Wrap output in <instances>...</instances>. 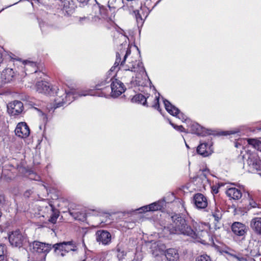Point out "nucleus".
Listing matches in <instances>:
<instances>
[{
    "label": "nucleus",
    "mask_w": 261,
    "mask_h": 261,
    "mask_svg": "<svg viewBox=\"0 0 261 261\" xmlns=\"http://www.w3.org/2000/svg\"><path fill=\"white\" fill-rule=\"evenodd\" d=\"M109 79L98 82L93 89L77 91L70 89L69 91L59 90L57 85L50 86V101H53L50 109H56L65 104H69L74 99L81 96L87 95L98 97H107L109 95L110 88L109 83L111 84V96L117 97L125 91L123 84L117 79Z\"/></svg>",
    "instance_id": "obj_1"
},
{
    "label": "nucleus",
    "mask_w": 261,
    "mask_h": 261,
    "mask_svg": "<svg viewBox=\"0 0 261 261\" xmlns=\"http://www.w3.org/2000/svg\"><path fill=\"white\" fill-rule=\"evenodd\" d=\"M118 38L124 41L118 47L116 61L111 70H114L116 68L120 66L124 70L122 79L124 82L140 85V77L147 76L143 63L140 60V53L132 54L130 47L126 41L128 38L126 36L119 34Z\"/></svg>",
    "instance_id": "obj_2"
},
{
    "label": "nucleus",
    "mask_w": 261,
    "mask_h": 261,
    "mask_svg": "<svg viewBox=\"0 0 261 261\" xmlns=\"http://www.w3.org/2000/svg\"><path fill=\"white\" fill-rule=\"evenodd\" d=\"M172 223L165 229L171 234L194 236L193 229L189 224L188 217L180 214H174L171 217Z\"/></svg>",
    "instance_id": "obj_3"
},
{
    "label": "nucleus",
    "mask_w": 261,
    "mask_h": 261,
    "mask_svg": "<svg viewBox=\"0 0 261 261\" xmlns=\"http://www.w3.org/2000/svg\"><path fill=\"white\" fill-rule=\"evenodd\" d=\"M163 102L167 111L171 115L181 120L182 122H186L188 124L192 133L202 136H205L207 134L205 128L196 122L191 121L186 115L181 112L177 108L172 105L170 101L164 99Z\"/></svg>",
    "instance_id": "obj_4"
},
{
    "label": "nucleus",
    "mask_w": 261,
    "mask_h": 261,
    "mask_svg": "<svg viewBox=\"0 0 261 261\" xmlns=\"http://www.w3.org/2000/svg\"><path fill=\"white\" fill-rule=\"evenodd\" d=\"M191 224L194 228L193 229L195 236H190V237L194 239L199 240L202 243H206L207 241L212 240V237L208 232L210 229L208 223L196 222L192 220Z\"/></svg>",
    "instance_id": "obj_5"
},
{
    "label": "nucleus",
    "mask_w": 261,
    "mask_h": 261,
    "mask_svg": "<svg viewBox=\"0 0 261 261\" xmlns=\"http://www.w3.org/2000/svg\"><path fill=\"white\" fill-rule=\"evenodd\" d=\"M94 10H98L99 14L92 17V21L97 25H102L108 28L114 27L115 22L111 17H109L108 10L103 6H95Z\"/></svg>",
    "instance_id": "obj_6"
},
{
    "label": "nucleus",
    "mask_w": 261,
    "mask_h": 261,
    "mask_svg": "<svg viewBox=\"0 0 261 261\" xmlns=\"http://www.w3.org/2000/svg\"><path fill=\"white\" fill-rule=\"evenodd\" d=\"M49 247L48 244L34 241L30 245V250L36 256L35 261H45Z\"/></svg>",
    "instance_id": "obj_7"
},
{
    "label": "nucleus",
    "mask_w": 261,
    "mask_h": 261,
    "mask_svg": "<svg viewBox=\"0 0 261 261\" xmlns=\"http://www.w3.org/2000/svg\"><path fill=\"white\" fill-rule=\"evenodd\" d=\"M80 242H75L73 240L67 242L57 243L53 245L55 252L62 256H64L66 253L70 251H75L77 250V246L80 244Z\"/></svg>",
    "instance_id": "obj_8"
},
{
    "label": "nucleus",
    "mask_w": 261,
    "mask_h": 261,
    "mask_svg": "<svg viewBox=\"0 0 261 261\" xmlns=\"http://www.w3.org/2000/svg\"><path fill=\"white\" fill-rule=\"evenodd\" d=\"M50 196L53 201L50 200V207L51 208L52 214L50 217V222L52 223H56L57 219L60 215V211L57 209V207H60L61 200L59 198V192L55 189H50Z\"/></svg>",
    "instance_id": "obj_9"
},
{
    "label": "nucleus",
    "mask_w": 261,
    "mask_h": 261,
    "mask_svg": "<svg viewBox=\"0 0 261 261\" xmlns=\"http://www.w3.org/2000/svg\"><path fill=\"white\" fill-rule=\"evenodd\" d=\"M246 164L250 172H253L261 170V160L256 153H251L248 155Z\"/></svg>",
    "instance_id": "obj_10"
},
{
    "label": "nucleus",
    "mask_w": 261,
    "mask_h": 261,
    "mask_svg": "<svg viewBox=\"0 0 261 261\" xmlns=\"http://www.w3.org/2000/svg\"><path fill=\"white\" fill-rule=\"evenodd\" d=\"M9 240L13 246L20 247L22 246L25 238L19 230L11 232L9 235Z\"/></svg>",
    "instance_id": "obj_11"
},
{
    "label": "nucleus",
    "mask_w": 261,
    "mask_h": 261,
    "mask_svg": "<svg viewBox=\"0 0 261 261\" xmlns=\"http://www.w3.org/2000/svg\"><path fill=\"white\" fill-rule=\"evenodd\" d=\"M166 201L164 199H162L149 205L142 206L137 210L138 211L139 213L161 211L166 206Z\"/></svg>",
    "instance_id": "obj_12"
},
{
    "label": "nucleus",
    "mask_w": 261,
    "mask_h": 261,
    "mask_svg": "<svg viewBox=\"0 0 261 261\" xmlns=\"http://www.w3.org/2000/svg\"><path fill=\"white\" fill-rule=\"evenodd\" d=\"M197 153L205 158L211 155L214 152L213 144L212 142L201 143L197 147Z\"/></svg>",
    "instance_id": "obj_13"
},
{
    "label": "nucleus",
    "mask_w": 261,
    "mask_h": 261,
    "mask_svg": "<svg viewBox=\"0 0 261 261\" xmlns=\"http://www.w3.org/2000/svg\"><path fill=\"white\" fill-rule=\"evenodd\" d=\"M23 105L22 102L14 100L7 105V111L11 116H17L22 113Z\"/></svg>",
    "instance_id": "obj_14"
},
{
    "label": "nucleus",
    "mask_w": 261,
    "mask_h": 261,
    "mask_svg": "<svg viewBox=\"0 0 261 261\" xmlns=\"http://www.w3.org/2000/svg\"><path fill=\"white\" fill-rule=\"evenodd\" d=\"M96 239L97 242L103 245H108L111 242L112 236L107 230H99L96 233Z\"/></svg>",
    "instance_id": "obj_15"
},
{
    "label": "nucleus",
    "mask_w": 261,
    "mask_h": 261,
    "mask_svg": "<svg viewBox=\"0 0 261 261\" xmlns=\"http://www.w3.org/2000/svg\"><path fill=\"white\" fill-rule=\"evenodd\" d=\"M232 232L239 237H245L248 231V227L245 224L239 222H233L231 226Z\"/></svg>",
    "instance_id": "obj_16"
},
{
    "label": "nucleus",
    "mask_w": 261,
    "mask_h": 261,
    "mask_svg": "<svg viewBox=\"0 0 261 261\" xmlns=\"http://www.w3.org/2000/svg\"><path fill=\"white\" fill-rule=\"evenodd\" d=\"M165 245L160 241L151 242L150 246V252L154 256L156 257L161 254L165 253L166 249Z\"/></svg>",
    "instance_id": "obj_17"
},
{
    "label": "nucleus",
    "mask_w": 261,
    "mask_h": 261,
    "mask_svg": "<svg viewBox=\"0 0 261 261\" xmlns=\"http://www.w3.org/2000/svg\"><path fill=\"white\" fill-rule=\"evenodd\" d=\"M15 133L18 137L21 138H26L30 135V130L25 122H21L17 125Z\"/></svg>",
    "instance_id": "obj_18"
},
{
    "label": "nucleus",
    "mask_w": 261,
    "mask_h": 261,
    "mask_svg": "<svg viewBox=\"0 0 261 261\" xmlns=\"http://www.w3.org/2000/svg\"><path fill=\"white\" fill-rule=\"evenodd\" d=\"M193 202L195 207L199 210L206 208L208 204L207 198L201 193L194 195Z\"/></svg>",
    "instance_id": "obj_19"
},
{
    "label": "nucleus",
    "mask_w": 261,
    "mask_h": 261,
    "mask_svg": "<svg viewBox=\"0 0 261 261\" xmlns=\"http://www.w3.org/2000/svg\"><path fill=\"white\" fill-rule=\"evenodd\" d=\"M149 12L148 9L145 6H142L139 9L134 11V14L138 25L143 24Z\"/></svg>",
    "instance_id": "obj_20"
},
{
    "label": "nucleus",
    "mask_w": 261,
    "mask_h": 261,
    "mask_svg": "<svg viewBox=\"0 0 261 261\" xmlns=\"http://www.w3.org/2000/svg\"><path fill=\"white\" fill-rule=\"evenodd\" d=\"M63 6L62 11L68 15L72 14L76 7L73 0H61Z\"/></svg>",
    "instance_id": "obj_21"
},
{
    "label": "nucleus",
    "mask_w": 261,
    "mask_h": 261,
    "mask_svg": "<svg viewBox=\"0 0 261 261\" xmlns=\"http://www.w3.org/2000/svg\"><path fill=\"white\" fill-rule=\"evenodd\" d=\"M250 226L255 234L261 236V217H255L252 219Z\"/></svg>",
    "instance_id": "obj_22"
},
{
    "label": "nucleus",
    "mask_w": 261,
    "mask_h": 261,
    "mask_svg": "<svg viewBox=\"0 0 261 261\" xmlns=\"http://www.w3.org/2000/svg\"><path fill=\"white\" fill-rule=\"evenodd\" d=\"M226 194L228 197L234 200H238L242 196L241 191L234 187L228 188L226 191Z\"/></svg>",
    "instance_id": "obj_23"
},
{
    "label": "nucleus",
    "mask_w": 261,
    "mask_h": 261,
    "mask_svg": "<svg viewBox=\"0 0 261 261\" xmlns=\"http://www.w3.org/2000/svg\"><path fill=\"white\" fill-rule=\"evenodd\" d=\"M164 254L168 261H176L179 258L178 251L174 248L165 249Z\"/></svg>",
    "instance_id": "obj_24"
},
{
    "label": "nucleus",
    "mask_w": 261,
    "mask_h": 261,
    "mask_svg": "<svg viewBox=\"0 0 261 261\" xmlns=\"http://www.w3.org/2000/svg\"><path fill=\"white\" fill-rule=\"evenodd\" d=\"M210 210L211 215L214 218V220L219 222L222 217V211L221 208L215 205L211 208Z\"/></svg>",
    "instance_id": "obj_25"
},
{
    "label": "nucleus",
    "mask_w": 261,
    "mask_h": 261,
    "mask_svg": "<svg viewBox=\"0 0 261 261\" xmlns=\"http://www.w3.org/2000/svg\"><path fill=\"white\" fill-rule=\"evenodd\" d=\"M22 63L24 65V68L25 71L28 72V74L36 73L37 72V67L35 62L29 61H23Z\"/></svg>",
    "instance_id": "obj_26"
},
{
    "label": "nucleus",
    "mask_w": 261,
    "mask_h": 261,
    "mask_svg": "<svg viewBox=\"0 0 261 261\" xmlns=\"http://www.w3.org/2000/svg\"><path fill=\"white\" fill-rule=\"evenodd\" d=\"M48 89L49 86L47 82L40 81L36 84V90L39 93L47 94Z\"/></svg>",
    "instance_id": "obj_27"
},
{
    "label": "nucleus",
    "mask_w": 261,
    "mask_h": 261,
    "mask_svg": "<svg viewBox=\"0 0 261 261\" xmlns=\"http://www.w3.org/2000/svg\"><path fill=\"white\" fill-rule=\"evenodd\" d=\"M149 98V96L146 97L141 94H138L135 95L132 99V101L134 102L141 103L143 106H146L147 103V99Z\"/></svg>",
    "instance_id": "obj_28"
},
{
    "label": "nucleus",
    "mask_w": 261,
    "mask_h": 261,
    "mask_svg": "<svg viewBox=\"0 0 261 261\" xmlns=\"http://www.w3.org/2000/svg\"><path fill=\"white\" fill-rule=\"evenodd\" d=\"M8 251L5 244H0V261H8Z\"/></svg>",
    "instance_id": "obj_29"
},
{
    "label": "nucleus",
    "mask_w": 261,
    "mask_h": 261,
    "mask_svg": "<svg viewBox=\"0 0 261 261\" xmlns=\"http://www.w3.org/2000/svg\"><path fill=\"white\" fill-rule=\"evenodd\" d=\"M248 144L256 150L261 151V142L255 139H247Z\"/></svg>",
    "instance_id": "obj_30"
},
{
    "label": "nucleus",
    "mask_w": 261,
    "mask_h": 261,
    "mask_svg": "<svg viewBox=\"0 0 261 261\" xmlns=\"http://www.w3.org/2000/svg\"><path fill=\"white\" fill-rule=\"evenodd\" d=\"M207 170V169H205L204 170H203L201 173V174H199L198 176H197L196 178V180H198V181H200L201 180L202 187H204L206 185V184L208 183V181L205 174L204 173V171H206Z\"/></svg>",
    "instance_id": "obj_31"
},
{
    "label": "nucleus",
    "mask_w": 261,
    "mask_h": 261,
    "mask_svg": "<svg viewBox=\"0 0 261 261\" xmlns=\"http://www.w3.org/2000/svg\"><path fill=\"white\" fill-rule=\"evenodd\" d=\"M70 214L75 219L79 220H83L85 218V214L81 212L73 213L70 212Z\"/></svg>",
    "instance_id": "obj_32"
},
{
    "label": "nucleus",
    "mask_w": 261,
    "mask_h": 261,
    "mask_svg": "<svg viewBox=\"0 0 261 261\" xmlns=\"http://www.w3.org/2000/svg\"><path fill=\"white\" fill-rule=\"evenodd\" d=\"M241 130L239 128H236L232 130L225 131L222 133V134L224 136L229 135H234L238 134L239 136H240Z\"/></svg>",
    "instance_id": "obj_33"
},
{
    "label": "nucleus",
    "mask_w": 261,
    "mask_h": 261,
    "mask_svg": "<svg viewBox=\"0 0 261 261\" xmlns=\"http://www.w3.org/2000/svg\"><path fill=\"white\" fill-rule=\"evenodd\" d=\"M116 251L117 252V255L119 260L123 259L126 255V252L118 245L117 246Z\"/></svg>",
    "instance_id": "obj_34"
},
{
    "label": "nucleus",
    "mask_w": 261,
    "mask_h": 261,
    "mask_svg": "<svg viewBox=\"0 0 261 261\" xmlns=\"http://www.w3.org/2000/svg\"><path fill=\"white\" fill-rule=\"evenodd\" d=\"M249 205L250 208H257L259 209L261 208V204L254 201L253 199L250 198L249 200Z\"/></svg>",
    "instance_id": "obj_35"
},
{
    "label": "nucleus",
    "mask_w": 261,
    "mask_h": 261,
    "mask_svg": "<svg viewBox=\"0 0 261 261\" xmlns=\"http://www.w3.org/2000/svg\"><path fill=\"white\" fill-rule=\"evenodd\" d=\"M196 261H212L210 256L207 254H202L196 258Z\"/></svg>",
    "instance_id": "obj_36"
},
{
    "label": "nucleus",
    "mask_w": 261,
    "mask_h": 261,
    "mask_svg": "<svg viewBox=\"0 0 261 261\" xmlns=\"http://www.w3.org/2000/svg\"><path fill=\"white\" fill-rule=\"evenodd\" d=\"M170 125L176 130L181 132H185V129L182 125H177L173 123L171 121H169Z\"/></svg>",
    "instance_id": "obj_37"
},
{
    "label": "nucleus",
    "mask_w": 261,
    "mask_h": 261,
    "mask_svg": "<svg viewBox=\"0 0 261 261\" xmlns=\"http://www.w3.org/2000/svg\"><path fill=\"white\" fill-rule=\"evenodd\" d=\"M90 18L88 16L79 17V21L81 24H84L90 21Z\"/></svg>",
    "instance_id": "obj_38"
},
{
    "label": "nucleus",
    "mask_w": 261,
    "mask_h": 261,
    "mask_svg": "<svg viewBox=\"0 0 261 261\" xmlns=\"http://www.w3.org/2000/svg\"><path fill=\"white\" fill-rule=\"evenodd\" d=\"M152 107L158 111H160V106H159V97L156 96L154 99V103L152 105Z\"/></svg>",
    "instance_id": "obj_39"
},
{
    "label": "nucleus",
    "mask_w": 261,
    "mask_h": 261,
    "mask_svg": "<svg viewBox=\"0 0 261 261\" xmlns=\"http://www.w3.org/2000/svg\"><path fill=\"white\" fill-rule=\"evenodd\" d=\"M86 232H87V231H86V229H85V228H82V232H81V233H82L81 243H82L83 246L84 247L86 246L85 242H84V236L86 234Z\"/></svg>",
    "instance_id": "obj_40"
},
{
    "label": "nucleus",
    "mask_w": 261,
    "mask_h": 261,
    "mask_svg": "<svg viewBox=\"0 0 261 261\" xmlns=\"http://www.w3.org/2000/svg\"><path fill=\"white\" fill-rule=\"evenodd\" d=\"M39 25H40V29H41L42 32H44L45 30V28L47 27V23H45L43 21H39Z\"/></svg>",
    "instance_id": "obj_41"
},
{
    "label": "nucleus",
    "mask_w": 261,
    "mask_h": 261,
    "mask_svg": "<svg viewBox=\"0 0 261 261\" xmlns=\"http://www.w3.org/2000/svg\"><path fill=\"white\" fill-rule=\"evenodd\" d=\"M90 1V0H77L81 6H85L87 5Z\"/></svg>",
    "instance_id": "obj_42"
},
{
    "label": "nucleus",
    "mask_w": 261,
    "mask_h": 261,
    "mask_svg": "<svg viewBox=\"0 0 261 261\" xmlns=\"http://www.w3.org/2000/svg\"><path fill=\"white\" fill-rule=\"evenodd\" d=\"M46 123L45 124H42V125H40L39 126V129L40 130H42L43 132V134H44V132L45 130V129H46Z\"/></svg>",
    "instance_id": "obj_43"
},
{
    "label": "nucleus",
    "mask_w": 261,
    "mask_h": 261,
    "mask_svg": "<svg viewBox=\"0 0 261 261\" xmlns=\"http://www.w3.org/2000/svg\"><path fill=\"white\" fill-rule=\"evenodd\" d=\"M235 258H236L239 261H244L245 260V258L243 257H239L237 255L234 256Z\"/></svg>",
    "instance_id": "obj_44"
},
{
    "label": "nucleus",
    "mask_w": 261,
    "mask_h": 261,
    "mask_svg": "<svg viewBox=\"0 0 261 261\" xmlns=\"http://www.w3.org/2000/svg\"><path fill=\"white\" fill-rule=\"evenodd\" d=\"M4 201V196L0 195V204L2 203Z\"/></svg>",
    "instance_id": "obj_45"
},
{
    "label": "nucleus",
    "mask_w": 261,
    "mask_h": 261,
    "mask_svg": "<svg viewBox=\"0 0 261 261\" xmlns=\"http://www.w3.org/2000/svg\"><path fill=\"white\" fill-rule=\"evenodd\" d=\"M3 61V57H2V54L0 53V64Z\"/></svg>",
    "instance_id": "obj_46"
},
{
    "label": "nucleus",
    "mask_w": 261,
    "mask_h": 261,
    "mask_svg": "<svg viewBox=\"0 0 261 261\" xmlns=\"http://www.w3.org/2000/svg\"><path fill=\"white\" fill-rule=\"evenodd\" d=\"M37 178H35L34 179L36 180H38V178H39V176H36Z\"/></svg>",
    "instance_id": "obj_47"
},
{
    "label": "nucleus",
    "mask_w": 261,
    "mask_h": 261,
    "mask_svg": "<svg viewBox=\"0 0 261 261\" xmlns=\"http://www.w3.org/2000/svg\"><path fill=\"white\" fill-rule=\"evenodd\" d=\"M186 147H187V148H189V146H188L186 143Z\"/></svg>",
    "instance_id": "obj_48"
},
{
    "label": "nucleus",
    "mask_w": 261,
    "mask_h": 261,
    "mask_svg": "<svg viewBox=\"0 0 261 261\" xmlns=\"http://www.w3.org/2000/svg\"><path fill=\"white\" fill-rule=\"evenodd\" d=\"M51 230H52V231H53L54 232H55L54 230L53 229H52ZM55 233V236H56V233Z\"/></svg>",
    "instance_id": "obj_49"
},
{
    "label": "nucleus",
    "mask_w": 261,
    "mask_h": 261,
    "mask_svg": "<svg viewBox=\"0 0 261 261\" xmlns=\"http://www.w3.org/2000/svg\"><path fill=\"white\" fill-rule=\"evenodd\" d=\"M258 129L261 131V127L259 128Z\"/></svg>",
    "instance_id": "obj_50"
},
{
    "label": "nucleus",
    "mask_w": 261,
    "mask_h": 261,
    "mask_svg": "<svg viewBox=\"0 0 261 261\" xmlns=\"http://www.w3.org/2000/svg\"><path fill=\"white\" fill-rule=\"evenodd\" d=\"M82 261H86V259H84L82 260Z\"/></svg>",
    "instance_id": "obj_51"
}]
</instances>
